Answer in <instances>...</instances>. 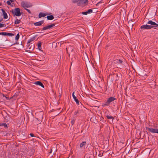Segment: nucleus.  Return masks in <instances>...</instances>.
I'll use <instances>...</instances> for the list:
<instances>
[{"mask_svg":"<svg viewBox=\"0 0 158 158\" xmlns=\"http://www.w3.org/2000/svg\"><path fill=\"white\" fill-rule=\"evenodd\" d=\"M11 2H13V0H9Z\"/></svg>","mask_w":158,"mask_h":158,"instance_id":"45","label":"nucleus"},{"mask_svg":"<svg viewBox=\"0 0 158 158\" xmlns=\"http://www.w3.org/2000/svg\"><path fill=\"white\" fill-rule=\"evenodd\" d=\"M2 20V19L1 20H0V22H1Z\"/></svg>","mask_w":158,"mask_h":158,"instance_id":"49","label":"nucleus"},{"mask_svg":"<svg viewBox=\"0 0 158 158\" xmlns=\"http://www.w3.org/2000/svg\"><path fill=\"white\" fill-rule=\"evenodd\" d=\"M1 10L2 11L3 15V18L5 19H7L8 18L7 15L4 10L3 9H2Z\"/></svg>","mask_w":158,"mask_h":158,"instance_id":"19","label":"nucleus"},{"mask_svg":"<svg viewBox=\"0 0 158 158\" xmlns=\"http://www.w3.org/2000/svg\"><path fill=\"white\" fill-rule=\"evenodd\" d=\"M4 25H5V24L3 23H0V27H4Z\"/></svg>","mask_w":158,"mask_h":158,"instance_id":"34","label":"nucleus"},{"mask_svg":"<svg viewBox=\"0 0 158 158\" xmlns=\"http://www.w3.org/2000/svg\"><path fill=\"white\" fill-rule=\"evenodd\" d=\"M30 135L32 137H33L34 136V135L33 133H30Z\"/></svg>","mask_w":158,"mask_h":158,"instance_id":"37","label":"nucleus"},{"mask_svg":"<svg viewBox=\"0 0 158 158\" xmlns=\"http://www.w3.org/2000/svg\"><path fill=\"white\" fill-rule=\"evenodd\" d=\"M31 42V40H29L28 41V42L27 43V44H29L30 43V42Z\"/></svg>","mask_w":158,"mask_h":158,"instance_id":"39","label":"nucleus"},{"mask_svg":"<svg viewBox=\"0 0 158 158\" xmlns=\"http://www.w3.org/2000/svg\"><path fill=\"white\" fill-rule=\"evenodd\" d=\"M44 22V20H42L40 21H39V22H37L35 23H34V24L35 26H41L43 23Z\"/></svg>","mask_w":158,"mask_h":158,"instance_id":"15","label":"nucleus"},{"mask_svg":"<svg viewBox=\"0 0 158 158\" xmlns=\"http://www.w3.org/2000/svg\"><path fill=\"white\" fill-rule=\"evenodd\" d=\"M66 51L67 52L68 51V48H66Z\"/></svg>","mask_w":158,"mask_h":158,"instance_id":"48","label":"nucleus"},{"mask_svg":"<svg viewBox=\"0 0 158 158\" xmlns=\"http://www.w3.org/2000/svg\"><path fill=\"white\" fill-rule=\"evenodd\" d=\"M106 117L109 119H111L113 118V117L110 116H109V115H107L106 116Z\"/></svg>","mask_w":158,"mask_h":158,"instance_id":"31","label":"nucleus"},{"mask_svg":"<svg viewBox=\"0 0 158 158\" xmlns=\"http://www.w3.org/2000/svg\"><path fill=\"white\" fill-rule=\"evenodd\" d=\"M7 32H0V35H2L4 36H6Z\"/></svg>","mask_w":158,"mask_h":158,"instance_id":"27","label":"nucleus"},{"mask_svg":"<svg viewBox=\"0 0 158 158\" xmlns=\"http://www.w3.org/2000/svg\"><path fill=\"white\" fill-rule=\"evenodd\" d=\"M35 48V45L33 44H27V49L28 51H31L34 49Z\"/></svg>","mask_w":158,"mask_h":158,"instance_id":"9","label":"nucleus"},{"mask_svg":"<svg viewBox=\"0 0 158 158\" xmlns=\"http://www.w3.org/2000/svg\"><path fill=\"white\" fill-rule=\"evenodd\" d=\"M47 15V14H46V13L40 12L39 13V18H41L42 17H44Z\"/></svg>","mask_w":158,"mask_h":158,"instance_id":"21","label":"nucleus"},{"mask_svg":"<svg viewBox=\"0 0 158 158\" xmlns=\"http://www.w3.org/2000/svg\"><path fill=\"white\" fill-rule=\"evenodd\" d=\"M19 33H18L17 35H16V36L15 37V40H19Z\"/></svg>","mask_w":158,"mask_h":158,"instance_id":"28","label":"nucleus"},{"mask_svg":"<svg viewBox=\"0 0 158 158\" xmlns=\"http://www.w3.org/2000/svg\"><path fill=\"white\" fill-rule=\"evenodd\" d=\"M10 11L14 14V16L16 15L17 16H19L22 14L20 12V10L19 8H15L14 10H12Z\"/></svg>","mask_w":158,"mask_h":158,"instance_id":"2","label":"nucleus"},{"mask_svg":"<svg viewBox=\"0 0 158 158\" xmlns=\"http://www.w3.org/2000/svg\"><path fill=\"white\" fill-rule=\"evenodd\" d=\"M52 148L51 149V151L49 153H52V148Z\"/></svg>","mask_w":158,"mask_h":158,"instance_id":"43","label":"nucleus"},{"mask_svg":"<svg viewBox=\"0 0 158 158\" xmlns=\"http://www.w3.org/2000/svg\"><path fill=\"white\" fill-rule=\"evenodd\" d=\"M93 12V10L92 9H89L87 11L82 12L81 13L84 15H87L88 14L92 13Z\"/></svg>","mask_w":158,"mask_h":158,"instance_id":"17","label":"nucleus"},{"mask_svg":"<svg viewBox=\"0 0 158 158\" xmlns=\"http://www.w3.org/2000/svg\"><path fill=\"white\" fill-rule=\"evenodd\" d=\"M35 39V38L33 37L32 38H31V39H30L31 40V41H33Z\"/></svg>","mask_w":158,"mask_h":158,"instance_id":"40","label":"nucleus"},{"mask_svg":"<svg viewBox=\"0 0 158 158\" xmlns=\"http://www.w3.org/2000/svg\"><path fill=\"white\" fill-rule=\"evenodd\" d=\"M34 84L38 85H39L41 86L42 88H44V86L43 84V83L40 81H37L36 82H35L34 83Z\"/></svg>","mask_w":158,"mask_h":158,"instance_id":"16","label":"nucleus"},{"mask_svg":"<svg viewBox=\"0 0 158 158\" xmlns=\"http://www.w3.org/2000/svg\"><path fill=\"white\" fill-rule=\"evenodd\" d=\"M0 126H1V123H0Z\"/></svg>","mask_w":158,"mask_h":158,"instance_id":"53","label":"nucleus"},{"mask_svg":"<svg viewBox=\"0 0 158 158\" xmlns=\"http://www.w3.org/2000/svg\"><path fill=\"white\" fill-rule=\"evenodd\" d=\"M41 42H39L38 44V48L40 50H41Z\"/></svg>","mask_w":158,"mask_h":158,"instance_id":"24","label":"nucleus"},{"mask_svg":"<svg viewBox=\"0 0 158 158\" xmlns=\"http://www.w3.org/2000/svg\"><path fill=\"white\" fill-rule=\"evenodd\" d=\"M55 23H53L51 25H48L42 28L43 30H45L48 29H50L52 28L53 27L55 26Z\"/></svg>","mask_w":158,"mask_h":158,"instance_id":"11","label":"nucleus"},{"mask_svg":"<svg viewBox=\"0 0 158 158\" xmlns=\"http://www.w3.org/2000/svg\"><path fill=\"white\" fill-rule=\"evenodd\" d=\"M20 20L18 19H16L15 22V23L16 24L19 23H20Z\"/></svg>","mask_w":158,"mask_h":158,"instance_id":"25","label":"nucleus"},{"mask_svg":"<svg viewBox=\"0 0 158 158\" xmlns=\"http://www.w3.org/2000/svg\"><path fill=\"white\" fill-rule=\"evenodd\" d=\"M41 122H42L35 118H34L33 120L32 123L34 125H37L40 124Z\"/></svg>","mask_w":158,"mask_h":158,"instance_id":"10","label":"nucleus"},{"mask_svg":"<svg viewBox=\"0 0 158 158\" xmlns=\"http://www.w3.org/2000/svg\"><path fill=\"white\" fill-rule=\"evenodd\" d=\"M123 61L120 59H116L114 60V63L116 64L117 67L121 66V64L122 63Z\"/></svg>","mask_w":158,"mask_h":158,"instance_id":"8","label":"nucleus"},{"mask_svg":"<svg viewBox=\"0 0 158 158\" xmlns=\"http://www.w3.org/2000/svg\"><path fill=\"white\" fill-rule=\"evenodd\" d=\"M146 130L152 133H158V129L157 128H153L152 127H146Z\"/></svg>","mask_w":158,"mask_h":158,"instance_id":"7","label":"nucleus"},{"mask_svg":"<svg viewBox=\"0 0 158 158\" xmlns=\"http://www.w3.org/2000/svg\"><path fill=\"white\" fill-rule=\"evenodd\" d=\"M8 44L9 45H10V46H11L12 45H14L15 44V43H14V44H10V43H8Z\"/></svg>","mask_w":158,"mask_h":158,"instance_id":"41","label":"nucleus"},{"mask_svg":"<svg viewBox=\"0 0 158 158\" xmlns=\"http://www.w3.org/2000/svg\"><path fill=\"white\" fill-rule=\"evenodd\" d=\"M132 21H131V22H130V21H129V22H128V23H130V26L131 27V26L132 27L133 26V23H131V22H132Z\"/></svg>","mask_w":158,"mask_h":158,"instance_id":"33","label":"nucleus"},{"mask_svg":"<svg viewBox=\"0 0 158 158\" xmlns=\"http://www.w3.org/2000/svg\"><path fill=\"white\" fill-rule=\"evenodd\" d=\"M79 0H73L72 2L73 3H75L79 2Z\"/></svg>","mask_w":158,"mask_h":158,"instance_id":"30","label":"nucleus"},{"mask_svg":"<svg viewBox=\"0 0 158 158\" xmlns=\"http://www.w3.org/2000/svg\"><path fill=\"white\" fill-rule=\"evenodd\" d=\"M78 113V111H77V112H75L74 114H77Z\"/></svg>","mask_w":158,"mask_h":158,"instance_id":"42","label":"nucleus"},{"mask_svg":"<svg viewBox=\"0 0 158 158\" xmlns=\"http://www.w3.org/2000/svg\"><path fill=\"white\" fill-rule=\"evenodd\" d=\"M6 3H7V4L8 5H10L11 4V3L9 1H7L6 2Z\"/></svg>","mask_w":158,"mask_h":158,"instance_id":"36","label":"nucleus"},{"mask_svg":"<svg viewBox=\"0 0 158 158\" xmlns=\"http://www.w3.org/2000/svg\"><path fill=\"white\" fill-rule=\"evenodd\" d=\"M157 60H158V57H157Z\"/></svg>","mask_w":158,"mask_h":158,"instance_id":"51","label":"nucleus"},{"mask_svg":"<svg viewBox=\"0 0 158 158\" xmlns=\"http://www.w3.org/2000/svg\"><path fill=\"white\" fill-rule=\"evenodd\" d=\"M2 40H0V43H2Z\"/></svg>","mask_w":158,"mask_h":158,"instance_id":"47","label":"nucleus"},{"mask_svg":"<svg viewBox=\"0 0 158 158\" xmlns=\"http://www.w3.org/2000/svg\"><path fill=\"white\" fill-rule=\"evenodd\" d=\"M2 4L1 3H0V6Z\"/></svg>","mask_w":158,"mask_h":158,"instance_id":"50","label":"nucleus"},{"mask_svg":"<svg viewBox=\"0 0 158 158\" xmlns=\"http://www.w3.org/2000/svg\"><path fill=\"white\" fill-rule=\"evenodd\" d=\"M94 61L95 64H97L99 65L100 64V57L99 55L98 56L97 58L96 59V60H95L94 58L92 59Z\"/></svg>","mask_w":158,"mask_h":158,"instance_id":"13","label":"nucleus"},{"mask_svg":"<svg viewBox=\"0 0 158 158\" xmlns=\"http://www.w3.org/2000/svg\"><path fill=\"white\" fill-rule=\"evenodd\" d=\"M74 92H73V98L75 101L76 102V103L78 104H79V102L78 99L77 98V97L74 95Z\"/></svg>","mask_w":158,"mask_h":158,"instance_id":"18","label":"nucleus"},{"mask_svg":"<svg viewBox=\"0 0 158 158\" xmlns=\"http://www.w3.org/2000/svg\"><path fill=\"white\" fill-rule=\"evenodd\" d=\"M74 122H75V120H73L72 121H71V124H72V125H73L74 123Z\"/></svg>","mask_w":158,"mask_h":158,"instance_id":"35","label":"nucleus"},{"mask_svg":"<svg viewBox=\"0 0 158 158\" xmlns=\"http://www.w3.org/2000/svg\"><path fill=\"white\" fill-rule=\"evenodd\" d=\"M24 9L25 10H26L29 13V14L31 13V12L29 10L27 9V8H25Z\"/></svg>","mask_w":158,"mask_h":158,"instance_id":"32","label":"nucleus"},{"mask_svg":"<svg viewBox=\"0 0 158 158\" xmlns=\"http://www.w3.org/2000/svg\"><path fill=\"white\" fill-rule=\"evenodd\" d=\"M21 5L22 6L23 8H29L32 6L31 5L30 3L24 1L22 2H21Z\"/></svg>","mask_w":158,"mask_h":158,"instance_id":"6","label":"nucleus"},{"mask_svg":"<svg viewBox=\"0 0 158 158\" xmlns=\"http://www.w3.org/2000/svg\"><path fill=\"white\" fill-rule=\"evenodd\" d=\"M1 126H4V127H7V125L6 123H1Z\"/></svg>","mask_w":158,"mask_h":158,"instance_id":"29","label":"nucleus"},{"mask_svg":"<svg viewBox=\"0 0 158 158\" xmlns=\"http://www.w3.org/2000/svg\"><path fill=\"white\" fill-rule=\"evenodd\" d=\"M138 72L139 75L144 76L146 75L145 72L143 70L140 69L139 70Z\"/></svg>","mask_w":158,"mask_h":158,"instance_id":"14","label":"nucleus"},{"mask_svg":"<svg viewBox=\"0 0 158 158\" xmlns=\"http://www.w3.org/2000/svg\"><path fill=\"white\" fill-rule=\"evenodd\" d=\"M88 0H79L77 5L78 6L84 7L88 5Z\"/></svg>","mask_w":158,"mask_h":158,"instance_id":"3","label":"nucleus"},{"mask_svg":"<svg viewBox=\"0 0 158 158\" xmlns=\"http://www.w3.org/2000/svg\"><path fill=\"white\" fill-rule=\"evenodd\" d=\"M2 38V37H1V36H0V38Z\"/></svg>","mask_w":158,"mask_h":158,"instance_id":"52","label":"nucleus"},{"mask_svg":"<svg viewBox=\"0 0 158 158\" xmlns=\"http://www.w3.org/2000/svg\"><path fill=\"white\" fill-rule=\"evenodd\" d=\"M47 18L48 20H52L54 19V17L52 15H50L48 16Z\"/></svg>","mask_w":158,"mask_h":158,"instance_id":"22","label":"nucleus"},{"mask_svg":"<svg viewBox=\"0 0 158 158\" xmlns=\"http://www.w3.org/2000/svg\"><path fill=\"white\" fill-rule=\"evenodd\" d=\"M116 99V98L114 97H110L108 98L106 102L105 103L103 104L102 105L103 106H108L110 103Z\"/></svg>","mask_w":158,"mask_h":158,"instance_id":"4","label":"nucleus"},{"mask_svg":"<svg viewBox=\"0 0 158 158\" xmlns=\"http://www.w3.org/2000/svg\"><path fill=\"white\" fill-rule=\"evenodd\" d=\"M151 27L148 25H144L141 26L140 28L143 29H151Z\"/></svg>","mask_w":158,"mask_h":158,"instance_id":"12","label":"nucleus"},{"mask_svg":"<svg viewBox=\"0 0 158 158\" xmlns=\"http://www.w3.org/2000/svg\"><path fill=\"white\" fill-rule=\"evenodd\" d=\"M14 35H15L13 33L7 32L6 35L12 36Z\"/></svg>","mask_w":158,"mask_h":158,"instance_id":"26","label":"nucleus"},{"mask_svg":"<svg viewBox=\"0 0 158 158\" xmlns=\"http://www.w3.org/2000/svg\"><path fill=\"white\" fill-rule=\"evenodd\" d=\"M52 150H53V151H55V152H56L57 151L56 149L55 148H52Z\"/></svg>","mask_w":158,"mask_h":158,"instance_id":"44","label":"nucleus"},{"mask_svg":"<svg viewBox=\"0 0 158 158\" xmlns=\"http://www.w3.org/2000/svg\"><path fill=\"white\" fill-rule=\"evenodd\" d=\"M90 77L92 80H95V75L93 73H90Z\"/></svg>","mask_w":158,"mask_h":158,"instance_id":"20","label":"nucleus"},{"mask_svg":"<svg viewBox=\"0 0 158 158\" xmlns=\"http://www.w3.org/2000/svg\"><path fill=\"white\" fill-rule=\"evenodd\" d=\"M97 8H94L93 9H94V11H95V12H97Z\"/></svg>","mask_w":158,"mask_h":158,"instance_id":"38","label":"nucleus"},{"mask_svg":"<svg viewBox=\"0 0 158 158\" xmlns=\"http://www.w3.org/2000/svg\"><path fill=\"white\" fill-rule=\"evenodd\" d=\"M35 118L42 122L43 118V113L42 112H40L36 113Z\"/></svg>","mask_w":158,"mask_h":158,"instance_id":"5","label":"nucleus"},{"mask_svg":"<svg viewBox=\"0 0 158 158\" xmlns=\"http://www.w3.org/2000/svg\"><path fill=\"white\" fill-rule=\"evenodd\" d=\"M86 144V141H84L82 142L80 144V147L82 148Z\"/></svg>","mask_w":158,"mask_h":158,"instance_id":"23","label":"nucleus"},{"mask_svg":"<svg viewBox=\"0 0 158 158\" xmlns=\"http://www.w3.org/2000/svg\"><path fill=\"white\" fill-rule=\"evenodd\" d=\"M5 97L7 99H9V98H7L6 97Z\"/></svg>","mask_w":158,"mask_h":158,"instance_id":"46","label":"nucleus"},{"mask_svg":"<svg viewBox=\"0 0 158 158\" xmlns=\"http://www.w3.org/2000/svg\"><path fill=\"white\" fill-rule=\"evenodd\" d=\"M147 22V23L148 24H150V25H149L150 26L152 27H151V29L155 28L156 27H158V22L157 21L156 19H153V20L154 21H153L151 20H149Z\"/></svg>","mask_w":158,"mask_h":158,"instance_id":"1","label":"nucleus"}]
</instances>
